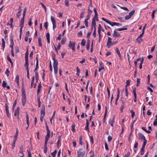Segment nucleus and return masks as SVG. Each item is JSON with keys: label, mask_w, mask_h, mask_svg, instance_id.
Returning <instances> with one entry per match:
<instances>
[{"label": "nucleus", "mask_w": 157, "mask_h": 157, "mask_svg": "<svg viewBox=\"0 0 157 157\" xmlns=\"http://www.w3.org/2000/svg\"><path fill=\"white\" fill-rule=\"evenodd\" d=\"M52 59L53 60V66L54 69V72L55 74H57L58 72L57 65L58 62L56 59H55V55L52 56Z\"/></svg>", "instance_id": "nucleus-1"}, {"label": "nucleus", "mask_w": 157, "mask_h": 157, "mask_svg": "<svg viewBox=\"0 0 157 157\" xmlns=\"http://www.w3.org/2000/svg\"><path fill=\"white\" fill-rule=\"evenodd\" d=\"M75 42H72L71 41H69L68 46L70 48H71L73 51H75Z\"/></svg>", "instance_id": "nucleus-2"}, {"label": "nucleus", "mask_w": 157, "mask_h": 157, "mask_svg": "<svg viewBox=\"0 0 157 157\" xmlns=\"http://www.w3.org/2000/svg\"><path fill=\"white\" fill-rule=\"evenodd\" d=\"M77 153L78 155L83 156L85 153V151L84 149L80 148L77 151Z\"/></svg>", "instance_id": "nucleus-3"}, {"label": "nucleus", "mask_w": 157, "mask_h": 157, "mask_svg": "<svg viewBox=\"0 0 157 157\" xmlns=\"http://www.w3.org/2000/svg\"><path fill=\"white\" fill-rule=\"evenodd\" d=\"M22 99H26V94L25 91L24 87H22L21 88Z\"/></svg>", "instance_id": "nucleus-4"}, {"label": "nucleus", "mask_w": 157, "mask_h": 157, "mask_svg": "<svg viewBox=\"0 0 157 157\" xmlns=\"http://www.w3.org/2000/svg\"><path fill=\"white\" fill-rule=\"evenodd\" d=\"M45 114V107L43 105L42 106V109L40 111V115L44 117Z\"/></svg>", "instance_id": "nucleus-5"}, {"label": "nucleus", "mask_w": 157, "mask_h": 157, "mask_svg": "<svg viewBox=\"0 0 157 157\" xmlns=\"http://www.w3.org/2000/svg\"><path fill=\"white\" fill-rule=\"evenodd\" d=\"M5 110L6 112V115L7 117H10V114L9 110V107L7 104H5Z\"/></svg>", "instance_id": "nucleus-6"}, {"label": "nucleus", "mask_w": 157, "mask_h": 157, "mask_svg": "<svg viewBox=\"0 0 157 157\" xmlns=\"http://www.w3.org/2000/svg\"><path fill=\"white\" fill-rule=\"evenodd\" d=\"M24 22L21 21H20V23L19 25V26L20 27V34H22V29L23 27H24Z\"/></svg>", "instance_id": "nucleus-7"}, {"label": "nucleus", "mask_w": 157, "mask_h": 157, "mask_svg": "<svg viewBox=\"0 0 157 157\" xmlns=\"http://www.w3.org/2000/svg\"><path fill=\"white\" fill-rule=\"evenodd\" d=\"M21 5L19 6V8L18 9V10H19L18 12H17V18L18 19L19 17V16L20 15V14L21 12Z\"/></svg>", "instance_id": "nucleus-8"}, {"label": "nucleus", "mask_w": 157, "mask_h": 157, "mask_svg": "<svg viewBox=\"0 0 157 157\" xmlns=\"http://www.w3.org/2000/svg\"><path fill=\"white\" fill-rule=\"evenodd\" d=\"M116 29L114 31L113 37H119L121 36V35L119 33L116 32Z\"/></svg>", "instance_id": "nucleus-9"}, {"label": "nucleus", "mask_w": 157, "mask_h": 157, "mask_svg": "<svg viewBox=\"0 0 157 157\" xmlns=\"http://www.w3.org/2000/svg\"><path fill=\"white\" fill-rule=\"evenodd\" d=\"M26 10H27L26 8H25L24 9V10L23 12V14H22L23 17L21 20V21L24 22L25 17V15Z\"/></svg>", "instance_id": "nucleus-10"}, {"label": "nucleus", "mask_w": 157, "mask_h": 157, "mask_svg": "<svg viewBox=\"0 0 157 157\" xmlns=\"http://www.w3.org/2000/svg\"><path fill=\"white\" fill-rule=\"evenodd\" d=\"M24 67H25L26 71L29 70V61L28 59H25V63Z\"/></svg>", "instance_id": "nucleus-11"}, {"label": "nucleus", "mask_w": 157, "mask_h": 157, "mask_svg": "<svg viewBox=\"0 0 157 157\" xmlns=\"http://www.w3.org/2000/svg\"><path fill=\"white\" fill-rule=\"evenodd\" d=\"M138 136L139 137V139L140 140H146L145 137L144 135L141 133H138Z\"/></svg>", "instance_id": "nucleus-12"}, {"label": "nucleus", "mask_w": 157, "mask_h": 157, "mask_svg": "<svg viewBox=\"0 0 157 157\" xmlns=\"http://www.w3.org/2000/svg\"><path fill=\"white\" fill-rule=\"evenodd\" d=\"M88 14L87 16V18H89L90 19V16L92 12V11L90 10L89 8H88Z\"/></svg>", "instance_id": "nucleus-13"}, {"label": "nucleus", "mask_w": 157, "mask_h": 157, "mask_svg": "<svg viewBox=\"0 0 157 157\" xmlns=\"http://www.w3.org/2000/svg\"><path fill=\"white\" fill-rule=\"evenodd\" d=\"M89 122L87 120H86V126L85 127V129L86 131H88L89 132Z\"/></svg>", "instance_id": "nucleus-14"}, {"label": "nucleus", "mask_w": 157, "mask_h": 157, "mask_svg": "<svg viewBox=\"0 0 157 157\" xmlns=\"http://www.w3.org/2000/svg\"><path fill=\"white\" fill-rule=\"evenodd\" d=\"M26 118L27 124L28 125V127L26 128V130H27L29 126V118L28 115V114H27L26 115Z\"/></svg>", "instance_id": "nucleus-15"}, {"label": "nucleus", "mask_w": 157, "mask_h": 157, "mask_svg": "<svg viewBox=\"0 0 157 157\" xmlns=\"http://www.w3.org/2000/svg\"><path fill=\"white\" fill-rule=\"evenodd\" d=\"M116 52L117 53V54L118 55L119 57L120 58V59H121V54H120V51H119V49H118V48H116Z\"/></svg>", "instance_id": "nucleus-16"}, {"label": "nucleus", "mask_w": 157, "mask_h": 157, "mask_svg": "<svg viewBox=\"0 0 157 157\" xmlns=\"http://www.w3.org/2000/svg\"><path fill=\"white\" fill-rule=\"evenodd\" d=\"M41 38H40V37H39L38 38V45L40 47H42V44L41 43Z\"/></svg>", "instance_id": "nucleus-17"}, {"label": "nucleus", "mask_w": 157, "mask_h": 157, "mask_svg": "<svg viewBox=\"0 0 157 157\" xmlns=\"http://www.w3.org/2000/svg\"><path fill=\"white\" fill-rule=\"evenodd\" d=\"M19 76L18 75H17L15 78V81L16 82L18 86L19 85Z\"/></svg>", "instance_id": "nucleus-18"}, {"label": "nucleus", "mask_w": 157, "mask_h": 157, "mask_svg": "<svg viewBox=\"0 0 157 157\" xmlns=\"http://www.w3.org/2000/svg\"><path fill=\"white\" fill-rule=\"evenodd\" d=\"M92 25V26L96 27V23L95 22V20L94 18H93L92 20V22L91 23Z\"/></svg>", "instance_id": "nucleus-19"}, {"label": "nucleus", "mask_w": 157, "mask_h": 157, "mask_svg": "<svg viewBox=\"0 0 157 157\" xmlns=\"http://www.w3.org/2000/svg\"><path fill=\"white\" fill-rule=\"evenodd\" d=\"M2 47L3 48V50H4V48L5 47V42L4 40V39L3 38H2Z\"/></svg>", "instance_id": "nucleus-20"}, {"label": "nucleus", "mask_w": 157, "mask_h": 157, "mask_svg": "<svg viewBox=\"0 0 157 157\" xmlns=\"http://www.w3.org/2000/svg\"><path fill=\"white\" fill-rule=\"evenodd\" d=\"M89 18H86L84 20V23L85 25L87 27H88V20H89Z\"/></svg>", "instance_id": "nucleus-21"}, {"label": "nucleus", "mask_w": 157, "mask_h": 157, "mask_svg": "<svg viewBox=\"0 0 157 157\" xmlns=\"http://www.w3.org/2000/svg\"><path fill=\"white\" fill-rule=\"evenodd\" d=\"M29 55L28 50V48H27V50L25 54V59H28Z\"/></svg>", "instance_id": "nucleus-22"}, {"label": "nucleus", "mask_w": 157, "mask_h": 157, "mask_svg": "<svg viewBox=\"0 0 157 157\" xmlns=\"http://www.w3.org/2000/svg\"><path fill=\"white\" fill-rule=\"evenodd\" d=\"M121 102H122V104L121 105V109H123L125 106V102L123 100H121Z\"/></svg>", "instance_id": "nucleus-23"}, {"label": "nucleus", "mask_w": 157, "mask_h": 157, "mask_svg": "<svg viewBox=\"0 0 157 157\" xmlns=\"http://www.w3.org/2000/svg\"><path fill=\"white\" fill-rule=\"evenodd\" d=\"M114 122V117L113 118L112 120H110L109 121V123H110L111 125L112 126H113V124Z\"/></svg>", "instance_id": "nucleus-24"}, {"label": "nucleus", "mask_w": 157, "mask_h": 157, "mask_svg": "<svg viewBox=\"0 0 157 157\" xmlns=\"http://www.w3.org/2000/svg\"><path fill=\"white\" fill-rule=\"evenodd\" d=\"M50 133H47V134L45 136V139L48 140L50 137Z\"/></svg>", "instance_id": "nucleus-25"}, {"label": "nucleus", "mask_w": 157, "mask_h": 157, "mask_svg": "<svg viewBox=\"0 0 157 157\" xmlns=\"http://www.w3.org/2000/svg\"><path fill=\"white\" fill-rule=\"evenodd\" d=\"M51 20L52 21L53 25L56 24V22L54 18L52 16L51 17Z\"/></svg>", "instance_id": "nucleus-26"}, {"label": "nucleus", "mask_w": 157, "mask_h": 157, "mask_svg": "<svg viewBox=\"0 0 157 157\" xmlns=\"http://www.w3.org/2000/svg\"><path fill=\"white\" fill-rule=\"evenodd\" d=\"M135 12V10H132L131 11L129 12L128 15L132 17V16L134 14Z\"/></svg>", "instance_id": "nucleus-27"}, {"label": "nucleus", "mask_w": 157, "mask_h": 157, "mask_svg": "<svg viewBox=\"0 0 157 157\" xmlns=\"http://www.w3.org/2000/svg\"><path fill=\"white\" fill-rule=\"evenodd\" d=\"M85 11L84 10H83L81 12V13L80 14V16L79 17V18L80 19H81L83 18V16L84 14Z\"/></svg>", "instance_id": "nucleus-28"}, {"label": "nucleus", "mask_w": 157, "mask_h": 157, "mask_svg": "<svg viewBox=\"0 0 157 157\" xmlns=\"http://www.w3.org/2000/svg\"><path fill=\"white\" fill-rule=\"evenodd\" d=\"M99 30L100 31H101V30L103 32H104V29H102L101 25L100 24L98 26V31H99Z\"/></svg>", "instance_id": "nucleus-29"}, {"label": "nucleus", "mask_w": 157, "mask_h": 157, "mask_svg": "<svg viewBox=\"0 0 157 157\" xmlns=\"http://www.w3.org/2000/svg\"><path fill=\"white\" fill-rule=\"evenodd\" d=\"M61 136H58V141L57 143V145L58 147L59 146V142H60V141H61Z\"/></svg>", "instance_id": "nucleus-30"}, {"label": "nucleus", "mask_w": 157, "mask_h": 157, "mask_svg": "<svg viewBox=\"0 0 157 157\" xmlns=\"http://www.w3.org/2000/svg\"><path fill=\"white\" fill-rule=\"evenodd\" d=\"M75 123L73 124L71 126V128H72V130L74 132H75Z\"/></svg>", "instance_id": "nucleus-31"}, {"label": "nucleus", "mask_w": 157, "mask_h": 157, "mask_svg": "<svg viewBox=\"0 0 157 157\" xmlns=\"http://www.w3.org/2000/svg\"><path fill=\"white\" fill-rule=\"evenodd\" d=\"M130 112L131 113L132 118H133L135 115V112H134L133 110H131L130 111Z\"/></svg>", "instance_id": "nucleus-32"}, {"label": "nucleus", "mask_w": 157, "mask_h": 157, "mask_svg": "<svg viewBox=\"0 0 157 157\" xmlns=\"http://www.w3.org/2000/svg\"><path fill=\"white\" fill-rule=\"evenodd\" d=\"M115 23L113 22H111L109 21V22H108V24H110L112 26H113L114 25H115Z\"/></svg>", "instance_id": "nucleus-33"}, {"label": "nucleus", "mask_w": 157, "mask_h": 157, "mask_svg": "<svg viewBox=\"0 0 157 157\" xmlns=\"http://www.w3.org/2000/svg\"><path fill=\"white\" fill-rule=\"evenodd\" d=\"M85 43H86L85 40L84 39H83L82 40L81 42V45L83 46H84L85 45Z\"/></svg>", "instance_id": "nucleus-34"}, {"label": "nucleus", "mask_w": 157, "mask_h": 157, "mask_svg": "<svg viewBox=\"0 0 157 157\" xmlns=\"http://www.w3.org/2000/svg\"><path fill=\"white\" fill-rule=\"evenodd\" d=\"M156 10H154L152 11V12L151 14V17L152 19H153L154 18V15L156 11Z\"/></svg>", "instance_id": "nucleus-35"}, {"label": "nucleus", "mask_w": 157, "mask_h": 157, "mask_svg": "<svg viewBox=\"0 0 157 157\" xmlns=\"http://www.w3.org/2000/svg\"><path fill=\"white\" fill-rule=\"evenodd\" d=\"M23 146L22 145H21L20 148L19 152L20 153H21L22 154L23 153Z\"/></svg>", "instance_id": "nucleus-36"}, {"label": "nucleus", "mask_w": 157, "mask_h": 157, "mask_svg": "<svg viewBox=\"0 0 157 157\" xmlns=\"http://www.w3.org/2000/svg\"><path fill=\"white\" fill-rule=\"evenodd\" d=\"M56 150H55L54 152L51 153V155L53 157H55L56 156Z\"/></svg>", "instance_id": "nucleus-37"}, {"label": "nucleus", "mask_w": 157, "mask_h": 157, "mask_svg": "<svg viewBox=\"0 0 157 157\" xmlns=\"http://www.w3.org/2000/svg\"><path fill=\"white\" fill-rule=\"evenodd\" d=\"M126 84L125 86V87L127 88V87L130 84V80H128L126 81Z\"/></svg>", "instance_id": "nucleus-38"}, {"label": "nucleus", "mask_w": 157, "mask_h": 157, "mask_svg": "<svg viewBox=\"0 0 157 157\" xmlns=\"http://www.w3.org/2000/svg\"><path fill=\"white\" fill-rule=\"evenodd\" d=\"M144 31H142V33L140 34V35L137 38V40H139L140 38H141L142 37L144 34Z\"/></svg>", "instance_id": "nucleus-39"}, {"label": "nucleus", "mask_w": 157, "mask_h": 157, "mask_svg": "<svg viewBox=\"0 0 157 157\" xmlns=\"http://www.w3.org/2000/svg\"><path fill=\"white\" fill-rule=\"evenodd\" d=\"M45 124L46 125V130H47V133H50V131L49 129L48 125H47V123H46Z\"/></svg>", "instance_id": "nucleus-40"}, {"label": "nucleus", "mask_w": 157, "mask_h": 157, "mask_svg": "<svg viewBox=\"0 0 157 157\" xmlns=\"http://www.w3.org/2000/svg\"><path fill=\"white\" fill-rule=\"evenodd\" d=\"M10 73V71L8 69H7L6 71H5V73L7 77L9 76V74Z\"/></svg>", "instance_id": "nucleus-41"}, {"label": "nucleus", "mask_w": 157, "mask_h": 157, "mask_svg": "<svg viewBox=\"0 0 157 157\" xmlns=\"http://www.w3.org/2000/svg\"><path fill=\"white\" fill-rule=\"evenodd\" d=\"M55 113H56V111H54L53 112V114L52 115V117L50 119V121H51V124H52V120L53 119V118H54V116H55Z\"/></svg>", "instance_id": "nucleus-42"}, {"label": "nucleus", "mask_w": 157, "mask_h": 157, "mask_svg": "<svg viewBox=\"0 0 157 157\" xmlns=\"http://www.w3.org/2000/svg\"><path fill=\"white\" fill-rule=\"evenodd\" d=\"M7 85V83L6 82L4 81H3L2 82V86L4 88H5L6 87Z\"/></svg>", "instance_id": "nucleus-43"}, {"label": "nucleus", "mask_w": 157, "mask_h": 157, "mask_svg": "<svg viewBox=\"0 0 157 157\" xmlns=\"http://www.w3.org/2000/svg\"><path fill=\"white\" fill-rule=\"evenodd\" d=\"M66 41V40L65 38H62L61 40V44L64 45Z\"/></svg>", "instance_id": "nucleus-44"}, {"label": "nucleus", "mask_w": 157, "mask_h": 157, "mask_svg": "<svg viewBox=\"0 0 157 157\" xmlns=\"http://www.w3.org/2000/svg\"><path fill=\"white\" fill-rule=\"evenodd\" d=\"M82 136H81L79 138V144L81 145H82Z\"/></svg>", "instance_id": "nucleus-45"}, {"label": "nucleus", "mask_w": 157, "mask_h": 157, "mask_svg": "<svg viewBox=\"0 0 157 157\" xmlns=\"http://www.w3.org/2000/svg\"><path fill=\"white\" fill-rule=\"evenodd\" d=\"M111 42H112V41H110L109 42L107 41V42L106 44V46L108 47V48H109V46L111 45Z\"/></svg>", "instance_id": "nucleus-46"}, {"label": "nucleus", "mask_w": 157, "mask_h": 157, "mask_svg": "<svg viewBox=\"0 0 157 157\" xmlns=\"http://www.w3.org/2000/svg\"><path fill=\"white\" fill-rule=\"evenodd\" d=\"M39 68L38 64H36V67L34 71V72H37Z\"/></svg>", "instance_id": "nucleus-47"}, {"label": "nucleus", "mask_w": 157, "mask_h": 157, "mask_svg": "<svg viewBox=\"0 0 157 157\" xmlns=\"http://www.w3.org/2000/svg\"><path fill=\"white\" fill-rule=\"evenodd\" d=\"M27 151L28 152V157H32L30 149H27Z\"/></svg>", "instance_id": "nucleus-48"}, {"label": "nucleus", "mask_w": 157, "mask_h": 157, "mask_svg": "<svg viewBox=\"0 0 157 157\" xmlns=\"http://www.w3.org/2000/svg\"><path fill=\"white\" fill-rule=\"evenodd\" d=\"M11 48V55L13 57H14V52H13V47H12Z\"/></svg>", "instance_id": "nucleus-49"}, {"label": "nucleus", "mask_w": 157, "mask_h": 157, "mask_svg": "<svg viewBox=\"0 0 157 157\" xmlns=\"http://www.w3.org/2000/svg\"><path fill=\"white\" fill-rule=\"evenodd\" d=\"M44 26L45 28L46 29H48V22H46L44 23Z\"/></svg>", "instance_id": "nucleus-50"}, {"label": "nucleus", "mask_w": 157, "mask_h": 157, "mask_svg": "<svg viewBox=\"0 0 157 157\" xmlns=\"http://www.w3.org/2000/svg\"><path fill=\"white\" fill-rule=\"evenodd\" d=\"M131 17L129 15H127L125 17V20H128L130 18H131Z\"/></svg>", "instance_id": "nucleus-51"}, {"label": "nucleus", "mask_w": 157, "mask_h": 157, "mask_svg": "<svg viewBox=\"0 0 157 157\" xmlns=\"http://www.w3.org/2000/svg\"><path fill=\"white\" fill-rule=\"evenodd\" d=\"M140 78H137V84L136 85V86H138L140 84Z\"/></svg>", "instance_id": "nucleus-52"}, {"label": "nucleus", "mask_w": 157, "mask_h": 157, "mask_svg": "<svg viewBox=\"0 0 157 157\" xmlns=\"http://www.w3.org/2000/svg\"><path fill=\"white\" fill-rule=\"evenodd\" d=\"M125 96L126 97H128V92L127 88L125 87Z\"/></svg>", "instance_id": "nucleus-53"}, {"label": "nucleus", "mask_w": 157, "mask_h": 157, "mask_svg": "<svg viewBox=\"0 0 157 157\" xmlns=\"http://www.w3.org/2000/svg\"><path fill=\"white\" fill-rule=\"evenodd\" d=\"M117 6L120 7V8L123 9V10H127V11H128V9L126 7H122V6H120L119 5H117Z\"/></svg>", "instance_id": "nucleus-54"}, {"label": "nucleus", "mask_w": 157, "mask_h": 157, "mask_svg": "<svg viewBox=\"0 0 157 157\" xmlns=\"http://www.w3.org/2000/svg\"><path fill=\"white\" fill-rule=\"evenodd\" d=\"M146 143H147V140H144V141L143 142V145L142 147H143V148H145V146L146 144Z\"/></svg>", "instance_id": "nucleus-55"}, {"label": "nucleus", "mask_w": 157, "mask_h": 157, "mask_svg": "<svg viewBox=\"0 0 157 157\" xmlns=\"http://www.w3.org/2000/svg\"><path fill=\"white\" fill-rule=\"evenodd\" d=\"M47 146H44V152L45 154H46V153L47 152Z\"/></svg>", "instance_id": "nucleus-56"}, {"label": "nucleus", "mask_w": 157, "mask_h": 157, "mask_svg": "<svg viewBox=\"0 0 157 157\" xmlns=\"http://www.w3.org/2000/svg\"><path fill=\"white\" fill-rule=\"evenodd\" d=\"M33 51H32L30 54L29 57L31 59H33Z\"/></svg>", "instance_id": "nucleus-57"}, {"label": "nucleus", "mask_w": 157, "mask_h": 157, "mask_svg": "<svg viewBox=\"0 0 157 157\" xmlns=\"http://www.w3.org/2000/svg\"><path fill=\"white\" fill-rule=\"evenodd\" d=\"M19 111H17L15 110V111H14V116H16L17 114H18V115H19Z\"/></svg>", "instance_id": "nucleus-58"}, {"label": "nucleus", "mask_w": 157, "mask_h": 157, "mask_svg": "<svg viewBox=\"0 0 157 157\" xmlns=\"http://www.w3.org/2000/svg\"><path fill=\"white\" fill-rule=\"evenodd\" d=\"M7 58L8 61H9L10 63H12V60L10 57L9 55L7 56Z\"/></svg>", "instance_id": "nucleus-59"}, {"label": "nucleus", "mask_w": 157, "mask_h": 157, "mask_svg": "<svg viewBox=\"0 0 157 157\" xmlns=\"http://www.w3.org/2000/svg\"><path fill=\"white\" fill-rule=\"evenodd\" d=\"M77 35L78 36L80 37L82 36V33L81 31H79L77 33Z\"/></svg>", "instance_id": "nucleus-60"}, {"label": "nucleus", "mask_w": 157, "mask_h": 157, "mask_svg": "<svg viewBox=\"0 0 157 157\" xmlns=\"http://www.w3.org/2000/svg\"><path fill=\"white\" fill-rule=\"evenodd\" d=\"M22 104L23 106H24L26 103V99H22Z\"/></svg>", "instance_id": "nucleus-61"}, {"label": "nucleus", "mask_w": 157, "mask_h": 157, "mask_svg": "<svg viewBox=\"0 0 157 157\" xmlns=\"http://www.w3.org/2000/svg\"><path fill=\"white\" fill-rule=\"evenodd\" d=\"M90 157H94V151L90 152Z\"/></svg>", "instance_id": "nucleus-62"}, {"label": "nucleus", "mask_w": 157, "mask_h": 157, "mask_svg": "<svg viewBox=\"0 0 157 157\" xmlns=\"http://www.w3.org/2000/svg\"><path fill=\"white\" fill-rule=\"evenodd\" d=\"M130 152H128L127 154H125L124 157H128V156L130 155Z\"/></svg>", "instance_id": "nucleus-63"}, {"label": "nucleus", "mask_w": 157, "mask_h": 157, "mask_svg": "<svg viewBox=\"0 0 157 157\" xmlns=\"http://www.w3.org/2000/svg\"><path fill=\"white\" fill-rule=\"evenodd\" d=\"M112 137L110 136H109L108 137V141L110 142L112 140Z\"/></svg>", "instance_id": "nucleus-64"}]
</instances>
